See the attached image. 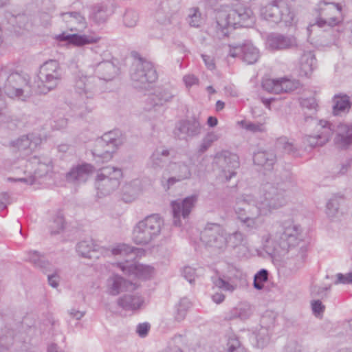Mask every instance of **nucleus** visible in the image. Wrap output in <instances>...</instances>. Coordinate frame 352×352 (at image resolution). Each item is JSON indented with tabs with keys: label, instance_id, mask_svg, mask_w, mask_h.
<instances>
[{
	"label": "nucleus",
	"instance_id": "nucleus-1",
	"mask_svg": "<svg viewBox=\"0 0 352 352\" xmlns=\"http://www.w3.org/2000/svg\"><path fill=\"white\" fill-rule=\"evenodd\" d=\"M291 186V182H283L274 175L261 184L258 197L252 194L238 196L234 210L243 228L247 231L258 229L263 223L262 217L270 215L285 206L288 201L287 190Z\"/></svg>",
	"mask_w": 352,
	"mask_h": 352
},
{
	"label": "nucleus",
	"instance_id": "nucleus-2",
	"mask_svg": "<svg viewBox=\"0 0 352 352\" xmlns=\"http://www.w3.org/2000/svg\"><path fill=\"white\" fill-rule=\"evenodd\" d=\"M265 251L272 256L281 254V250L289 252L299 246L297 260L302 265L305 256L304 242L302 240L300 226L287 221L279 225L276 232L265 236Z\"/></svg>",
	"mask_w": 352,
	"mask_h": 352
},
{
	"label": "nucleus",
	"instance_id": "nucleus-3",
	"mask_svg": "<svg viewBox=\"0 0 352 352\" xmlns=\"http://www.w3.org/2000/svg\"><path fill=\"white\" fill-rule=\"evenodd\" d=\"M254 22V17L251 9L238 6L235 8L223 6L216 11L215 22L212 28L214 36L221 39L227 36L231 28L237 25L248 27Z\"/></svg>",
	"mask_w": 352,
	"mask_h": 352
},
{
	"label": "nucleus",
	"instance_id": "nucleus-4",
	"mask_svg": "<svg viewBox=\"0 0 352 352\" xmlns=\"http://www.w3.org/2000/svg\"><path fill=\"white\" fill-rule=\"evenodd\" d=\"M98 78L89 74V71H79L74 80V88L84 104L78 108L77 115L82 117L90 112L92 107L86 102L93 99L98 91Z\"/></svg>",
	"mask_w": 352,
	"mask_h": 352
},
{
	"label": "nucleus",
	"instance_id": "nucleus-5",
	"mask_svg": "<svg viewBox=\"0 0 352 352\" xmlns=\"http://www.w3.org/2000/svg\"><path fill=\"white\" fill-rule=\"evenodd\" d=\"M63 72L58 61L49 60L40 67L37 80L34 82L35 91L45 94L57 87L62 79Z\"/></svg>",
	"mask_w": 352,
	"mask_h": 352
},
{
	"label": "nucleus",
	"instance_id": "nucleus-6",
	"mask_svg": "<svg viewBox=\"0 0 352 352\" xmlns=\"http://www.w3.org/2000/svg\"><path fill=\"white\" fill-rule=\"evenodd\" d=\"M342 6L333 0H321L318 3V17L315 23L308 26L307 31L317 25L320 28H333L343 21Z\"/></svg>",
	"mask_w": 352,
	"mask_h": 352
},
{
	"label": "nucleus",
	"instance_id": "nucleus-7",
	"mask_svg": "<svg viewBox=\"0 0 352 352\" xmlns=\"http://www.w3.org/2000/svg\"><path fill=\"white\" fill-rule=\"evenodd\" d=\"M164 224L158 214H152L140 221L133 230V241L138 245H147L160 235Z\"/></svg>",
	"mask_w": 352,
	"mask_h": 352
},
{
	"label": "nucleus",
	"instance_id": "nucleus-8",
	"mask_svg": "<svg viewBox=\"0 0 352 352\" xmlns=\"http://www.w3.org/2000/svg\"><path fill=\"white\" fill-rule=\"evenodd\" d=\"M122 178V170L115 166H105L99 169L95 179V187L99 197H106L116 190Z\"/></svg>",
	"mask_w": 352,
	"mask_h": 352
},
{
	"label": "nucleus",
	"instance_id": "nucleus-9",
	"mask_svg": "<svg viewBox=\"0 0 352 352\" xmlns=\"http://www.w3.org/2000/svg\"><path fill=\"white\" fill-rule=\"evenodd\" d=\"M261 16L270 22L284 23L286 26L296 23V14L291 6L283 0H275L261 10Z\"/></svg>",
	"mask_w": 352,
	"mask_h": 352
},
{
	"label": "nucleus",
	"instance_id": "nucleus-10",
	"mask_svg": "<svg viewBox=\"0 0 352 352\" xmlns=\"http://www.w3.org/2000/svg\"><path fill=\"white\" fill-rule=\"evenodd\" d=\"M130 76L133 85L139 89L145 88L148 85L155 82L158 78L153 64L142 58L133 63Z\"/></svg>",
	"mask_w": 352,
	"mask_h": 352
},
{
	"label": "nucleus",
	"instance_id": "nucleus-11",
	"mask_svg": "<svg viewBox=\"0 0 352 352\" xmlns=\"http://www.w3.org/2000/svg\"><path fill=\"white\" fill-rule=\"evenodd\" d=\"M52 169V164L50 160L41 161L38 157L34 156L31 157L25 164V170L23 177L12 178L9 181H18L23 182L27 185H32L36 183L37 179L46 175Z\"/></svg>",
	"mask_w": 352,
	"mask_h": 352
},
{
	"label": "nucleus",
	"instance_id": "nucleus-12",
	"mask_svg": "<svg viewBox=\"0 0 352 352\" xmlns=\"http://www.w3.org/2000/svg\"><path fill=\"white\" fill-rule=\"evenodd\" d=\"M123 142L124 138L120 131L113 130L105 133L97 141L93 154L104 160H109L111 159L112 154L119 146L122 144Z\"/></svg>",
	"mask_w": 352,
	"mask_h": 352
},
{
	"label": "nucleus",
	"instance_id": "nucleus-13",
	"mask_svg": "<svg viewBox=\"0 0 352 352\" xmlns=\"http://www.w3.org/2000/svg\"><path fill=\"white\" fill-rule=\"evenodd\" d=\"M200 238L206 246L215 250L223 252L227 247V233L219 223H208Z\"/></svg>",
	"mask_w": 352,
	"mask_h": 352
},
{
	"label": "nucleus",
	"instance_id": "nucleus-14",
	"mask_svg": "<svg viewBox=\"0 0 352 352\" xmlns=\"http://www.w3.org/2000/svg\"><path fill=\"white\" fill-rule=\"evenodd\" d=\"M215 160L222 169V176L226 182L236 176V170L239 167V157L236 154L223 151L216 154Z\"/></svg>",
	"mask_w": 352,
	"mask_h": 352
},
{
	"label": "nucleus",
	"instance_id": "nucleus-15",
	"mask_svg": "<svg viewBox=\"0 0 352 352\" xmlns=\"http://www.w3.org/2000/svg\"><path fill=\"white\" fill-rule=\"evenodd\" d=\"M197 201L196 195H191L183 199H177L171 202V207L173 215V224L175 226H181V217L186 219L188 217L192 210Z\"/></svg>",
	"mask_w": 352,
	"mask_h": 352
},
{
	"label": "nucleus",
	"instance_id": "nucleus-16",
	"mask_svg": "<svg viewBox=\"0 0 352 352\" xmlns=\"http://www.w3.org/2000/svg\"><path fill=\"white\" fill-rule=\"evenodd\" d=\"M316 133L305 138L307 142L311 147L322 146L326 144L333 135V125L327 121L320 120L316 125Z\"/></svg>",
	"mask_w": 352,
	"mask_h": 352
},
{
	"label": "nucleus",
	"instance_id": "nucleus-17",
	"mask_svg": "<svg viewBox=\"0 0 352 352\" xmlns=\"http://www.w3.org/2000/svg\"><path fill=\"white\" fill-rule=\"evenodd\" d=\"M300 87L298 80L283 78L279 79H267L263 82V87L270 93L279 94L297 89Z\"/></svg>",
	"mask_w": 352,
	"mask_h": 352
},
{
	"label": "nucleus",
	"instance_id": "nucleus-18",
	"mask_svg": "<svg viewBox=\"0 0 352 352\" xmlns=\"http://www.w3.org/2000/svg\"><path fill=\"white\" fill-rule=\"evenodd\" d=\"M201 124L198 119L191 118L179 122L175 129V135L181 140L192 138L201 133Z\"/></svg>",
	"mask_w": 352,
	"mask_h": 352
},
{
	"label": "nucleus",
	"instance_id": "nucleus-19",
	"mask_svg": "<svg viewBox=\"0 0 352 352\" xmlns=\"http://www.w3.org/2000/svg\"><path fill=\"white\" fill-rule=\"evenodd\" d=\"M267 45L272 50H285L296 47L298 43L292 35L273 33L267 36Z\"/></svg>",
	"mask_w": 352,
	"mask_h": 352
},
{
	"label": "nucleus",
	"instance_id": "nucleus-20",
	"mask_svg": "<svg viewBox=\"0 0 352 352\" xmlns=\"http://www.w3.org/2000/svg\"><path fill=\"white\" fill-rule=\"evenodd\" d=\"M105 287L107 293L111 296H118L122 292L133 289L131 282L118 274L110 276L107 279Z\"/></svg>",
	"mask_w": 352,
	"mask_h": 352
},
{
	"label": "nucleus",
	"instance_id": "nucleus-21",
	"mask_svg": "<svg viewBox=\"0 0 352 352\" xmlns=\"http://www.w3.org/2000/svg\"><path fill=\"white\" fill-rule=\"evenodd\" d=\"M119 268L126 274H134L135 276L142 278H148L153 273L154 269L150 265H146L137 263H119L118 264Z\"/></svg>",
	"mask_w": 352,
	"mask_h": 352
},
{
	"label": "nucleus",
	"instance_id": "nucleus-22",
	"mask_svg": "<svg viewBox=\"0 0 352 352\" xmlns=\"http://www.w3.org/2000/svg\"><path fill=\"white\" fill-rule=\"evenodd\" d=\"M60 16L72 32H82L87 28L85 18L78 12H62Z\"/></svg>",
	"mask_w": 352,
	"mask_h": 352
},
{
	"label": "nucleus",
	"instance_id": "nucleus-23",
	"mask_svg": "<svg viewBox=\"0 0 352 352\" xmlns=\"http://www.w3.org/2000/svg\"><path fill=\"white\" fill-rule=\"evenodd\" d=\"M94 169V166L89 164H78L67 173V179L78 184L85 183L93 173Z\"/></svg>",
	"mask_w": 352,
	"mask_h": 352
},
{
	"label": "nucleus",
	"instance_id": "nucleus-24",
	"mask_svg": "<svg viewBox=\"0 0 352 352\" xmlns=\"http://www.w3.org/2000/svg\"><path fill=\"white\" fill-rule=\"evenodd\" d=\"M96 73L98 82L99 80L106 81L113 79L118 74V67L111 61H103L98 63L96 67L89 68Z\"/></svg>",
	"mask_w": 352,
	"mask_h": 352
},
{
	"label": "nucleus",
	"instance_id": "nucleus-25",
	"mask_svg": "<svg viewBox=\"0 0 352 352\" xmlns=\"http://www.w3.org/2000/svg\"><path fill=\"white\" fill-rule=\"evenodd\" d=\"M334 144L340 148H346L352 144V124L341 123L338 126Z\"/></svg>",
	"mask_w": 352,
	"mask_h": 352
},
{
	"label": "nucleus",
	"instance_id": "nucleus-26",
	"mask_svg": "<svg viewBox=\"0 0 352 352\" xmlns=\"http://www.w3.org/2000/svg\"><path fill=\"white\" fill-rule=\"evenodd\" d=\"M177 94V89L170 85L159 87L151 97L155 105H163L170 102Z\"/></svg>",
	"mask_w": 352,
	"mask_h": 352
},
{
	"label": "nucleus",
	"instance_id": "nucleus-27",
	"mask_svg": "<svg viewBox=\"0 0 352 352\" xmlns=\"http://www.w3.org/2000/svg\"><path fill=\"white\" fill-rule=\"evenodd\" d=\"M165 171L181 181L189 179L192 175L191 167L184 162H170Z\"/></svg>",
	"mask_w": 352,
	"mask_h": 352
},
{
	"label": "nucleus",
	"instance_id": "nucleus-28",
	"mask_svg": "<svg viewBox=\"0 0 352 352\" xmlns=\"http://www.w3.org/2000/svg\"><path fill=\"white\" fill-rule=\"evenodd\" d=\"M56 38L59 41H67L69 43L76 46H82L87 44L95 43L100 40L99 37L91 35L78 34H66L65 33H62L58 35Z\"/></svg>",
	"mask_w": 352,
	"mask_h": 352
},
{
	"label": "nucleus",
	"instance_id": "nucleus-29",
	"mask_svg": "<svg viewBox=\"0 0 352 352\" xmlns=\"http://www.w3.org/2000/svg\"><path fill=\"white\" fill-rule=\"evenodd\" d=\"M252 312V308L250 305L242 302L228 311L226 314L225 320H233L239 319L240 320H245L250 318Z\"/></svg>",
	"mask_w": 352,
	"mask_h": 352
},
{
	"label": "nucleus",
	"instance_id": "nucleus-30",
	"mask_svg": "<svg viewBox=\"0 0 352 352\" xmlns=\"http://www.w3.org/2000/svg\"><path fill=\"white\" fill-rule=\"evenodd\" d=\"M41 142V139L34 134L22 135L12 142V146L19 151H33Z\"/></svg>",
	"mask_w": 352,
	"mask_h": 352
},
{
	"label": "nucleus",
	"instance_id": "nucleus-31",
	"mask_svg": "<svg viewBox=\"0 0 352 352\" xmlns=\"http://www.w3.org/2000/svg\"><path fill=\"white\" fill-rule=\"evenodd\" d=\"M25 261L32 263L35 267L42 270L44 273L52 270V264L45 258V256L36 250H30L25 253Z\"/></svg>",
	"mask_w": 352,
	"mask_h": 352
},
{
	"label": "nucleus",
	"instance_id": "nucleus-32",
	"mask_svg": "<svg viewBox=\"0 0 352 352\" xmlns=\"http://www.w3.org/2000/svg\"><path fill=\"white\" fill-rule=\"evenodd\" d=\"M113 11L104 3H98L94 6L89 15V19L95 23L100 25L107 22Z\"/></svg>",
	"mask_w": 352,
	"mask_h": 352
},
{
	"label": "nucleus",
	"instance_id": "nucleus-33",
	"mask_svg": "<svg viewBox=\"0 0 352 352\" xmlns=\"http://www.w3.org/2000/svg\"><path fill=\"white\" fill-rule=\"evenodd\" d=\"M169 155L170 150L165 148H157L149 157L147 165L153 169L162 168L166 163Z\"/></svg>",
	"mask_w": 352,
	"mask_h": 352
},
{
	"label": "nucleus",
	"instance_id": "nucleus-34",
	"mask_svg": "<svg viewBox=\"0 0 352 352\" xmlns=\"http://www.w3.org/2000/svg\"><path fill=\"white\" fill-rule=\"evenodd\" d=\"M117 302L119 307L126 311H134L140 308L144 300L138 295L126 294L120 297Z\"/></svg>",
	"mask_w": 352,
	"mask_h": 352
},
{
	"label": "nucleus",
	"instance_id": "nucleus-35",
	"mask_svg": "<svg viewBox=\"0 0 352 352\" xmlns=\"http://www.w3.org/2000/svg\"><path fill=\"white\" fill-rule=\"evenodd\" d=\"M266 317L263 316L261 319V324L256 327L252 332L253 338L256 341L258 347L263 348L270 341V326L265 324Z\"/></svg>",
	"mask_w": 352,
	"mask_h": 352
},
{
	"label": "nucleus",
	"instance_id": "nucleus-36",
	"mask_svg": "<svg viewBox=\"0 0 352 352\" xmlns=\"http://www.w3.org/2000/svg\"><path fill=\"white\" fill-rule=\"evenodd\" d=\"M254 163L263 167L266 170H271L276 162V155L273 152L258 151L253 157Z\"/></svg>",
	"mask_w": 352,
	"mask_h": 352
},
{
	"label": "nucleus",
	"instance_id": "nucleus-37",
	"mask_svg": "<svg viewBox=\"0 0 352 352\" xmlns=\"http://www.w3.org/2000/svg\"><path fill=\"white\" fill-rule=\"evenodd\" d=\"M344 195L341 193H337L332 195L326 205V214L329 219L335 220L339 214V207L344 201Z\"/></svg>",
	"mask_w": 352,
	"mask_h": 352
},
{
	"label": "nucleus",
	"instance_id": "nucleus-38",
	"mask_svg": "<svg viewBox=\"0 0 352 352\" xmlns=\"http://www.w3.org/2000/svg\"><path fill=\"white\" fill-rule=\"evenodd\" d=\"M96 245L91 239L79 242L76 246V251L82 257L88 258H98L96 254Z\"/></svg>",
	"mask_w": 352,
	"mask_h": 352
},
{
	"label": "nucleus",
	"instance_id": "nucleus-39",
	"mask_svg": "<svg viewBox=\"0 0 352 352\" xmlns=\"http://www.w3.org/2000/svg\"><path fill=\"white\" fill-rule=\"evenodd\" d=\"M260 56L259 51L251 43L243 44L241 59L248 65L257 62Z\"/></svg>",
	"mask_w": 352,
	"mask_h": 352
},
{
	"label": "nucleus",
	"instance_id": "nucleus-40",
	"mask_svg": "<svg viewBox=\"0 0 352 352\" xmlns=\"http://www.w3.org/2000/svg\"><path fill=\"white\" fill-rule=\"evenodd\" d=\"M301 70L305 75L310 74L316 65V59L312 52L303 53L300 60Z\"/></svg>",
	"mask_w": 352,
	"mask_h": 352
},
{
	"label": "nucleus",
	"instance_id": "nucleus-41",
	"mask_svg": "<svg viewBox=\"0 0 352 352\" xmlns=\"http://www.w3.org/2000/svg\"><path fill=\"white\" fill-rule=\"evenodd\" d=\"M141 251L140 249L131 247L125 243H120L113 247L111 252L115 256H129L131 259L135 258V256Z\"/></svg>",
	"mask_w": 352,
	"mask_h": 352
},
{
	"label": "nucleus",
	"instance_id": "nucleus-42",
	"mask_svg": "<svg viewBox=\"0 0 352 352\" xmlns=\"http://www.w3.org/2000/svg\"><path fill=\"white\" fill-rule=\"evenodd\" d=\"M333 102V110L334 115L344 113L349 111L351 107L349 98L346 95L335 96Z\"/></svg>",
	"mask_w": 352,
	"mask_h": 352
},
{
	"label": "nucleus",
	"instance_id": "nucleus-43",
	"mask_svg": "<svg viewBox=\"0 0 352 352\" xmlns=\"http://www.w3.org/2000/svg\"><path fill=\"white\" fill-rule=\"evenodd\" d=\"M191 307V302L187 298H182L176 306L175 319L181 322L185 319L187 312Z\"/></svg>",
	"mask_w": 352,
	"mask_h": 352
},
{
	"label": "nucleus",
	"instance_id": "nucleus-44",
	"mask_svg": "<svg viewBox=\"0 0 352 352\" xmlns=\"http://www.w3.org/2000/svg\"><path fill=\"white\" fill-rule=\"evenodd\" d=\"M65 218L62 211L58 210L52 217L50 229L52 234H58L65 228Z\"/></svg>",
	"mask_w": 352,
	"mask_h": 352
},
{
	"label": "nucleus",
	"instance_id": "nucleus-45",
	"mask_svg": "<svg viewBox=\"0 0 352 352\" xmlns=\"http://www.w3.org/2000/svg\"><path fill=\"white\" fill-rule=\"evenodd\" d=\"M239 124L243 129L253 133H264L267 131L265 122L241 120Z\"/></svg>",
	"mask_w": 352,
	"mask_h": 352
},
{
	"label": "nucleus",
	"instance_id": "nucleus-46",
	"mask_svg": "<svg viewBox=\"0 0 352 352\" xmlns=\"http://www.w3.org/2000/svg\"><path fill=\"white\" fill-rule=\"evenodd\" d=\"M227 352H246V349L235 334L228 336Z\"/></svg>",
	"mask_w": 352,
	"mask_h": 352
},
{
	"label": "nucleus",
	"instance_id": "nucleus-47",
	"mask_svg": "<svg viewBox=\"0 0 352 352\" xmlns=\"http://www.w3.org/2000/svg\"><path fill=\"white\" fill-rule=\"evenodd\" d=\"M245 242V236L241 232L236 231L232 234H227V246L236 248L243 245Z\"/></svg>",
	"mask_w": 352,
	"mask_h": 352
},
{
	"label": "nucleus",
	"instance_id": "nucleus-48",
	"mask_svg": "<svg viewBox=\"0 0 352 352\" xmlns=\"http://www.w3.org/2000/svg\"><path fill=\"white\" fill-rule=\"evenodd\" d=\"M188 22L192 27L198 28L203 23V18L198 8H191L188 10Z\"/></svg>",
	"mask_w": 352,
	"mask_h": 352
},
{
	"label": "nucleus",
	"instance_id": "nucleus-49",
	"mask_svg": "<svg viewBox=\"0 0 352 352\" xmlns=\"http://www.w3.org/2000/svg\"><path fill=\"white\" fill-rule=\"evenodd\" d=\"M139 20L138 13L133 10H126L124 16L123 22L126 27L133 28L135 27Z\"/></svg>",
	"mask_w": 352,
	"mask_h": 352
},
{
	"label": "nucleus",
	"instance_id": "nucleus-50",
	"mask_svg": "<svg viewBox=\"0 0 352 352\" xmlns=\"http://www.w3.org/2000/svg\"><path fill=\"white\" fill-rule=\"evenodd\" d=\"M219 135L215 132L208 133L202 140V142L199 147V152L204 153L208 148H210L212 143L217 141Z\"/></svg>",
	"mask_w": 352,
	"mask_h": 352
},
{
	"label": "nucleus",
	"instance_id": "nucleus-51",
	"mask_svg": "<svg viewBox=\"0 0 352 352\" xmlns=\"http://www.w3.org/2000/svg\"><path fill=\"white\" fill-rule=\"evenodd\" d=\"M268 280V272L267 270L262 269L255 275L254 278V287L256 289L261 290L263 288L264 283Z\"/></svg>",
	"mask_w": 352,
	"mask_h": 352
},
{
	"label": "nucleus",
	"instance_id": "nucleus-52",
	"mask_svg": "<svg viewBox=\"0 0 352 352\" xmlns=\"http://www.w3.org/2000/svg\"><path fill=\"white\" fill-rule=\"evenodd\" d=\"M213 283L215 287L223 289V291L232 292L235 290L236 285H234L222 277H219L213 280Z\"/></svg>",
	"mask_w": 352,
	"mask_h": 352
},
{
	"label": "nucleus",
	"instance_id": "nucleus-53",
	"mask_svg": "<svg viewBox=\"0 0 352 352\" xmlns=\"http://www.w3.org/2000/svg\"><path fill=\"white\" fill-rule=\"evenodd\" d=\"M52 270L47 272H52V274L47 275V281H48L49 285L51 287H52L54 288H56L59 285V282L60 280V270L56 267H54L52 265Z\"/></svg>",
	"mask_w": 352,
	"mask_h": 352
},
{
	"label": "nucleus",
	"instance_id": "nucleus-54",
	"mask_svg": "<svg viewBox=\"0 0 352 352\" xmlns=\"http://www.w3.org/2000/svg\"><path fill=\"white\" fill-rule=\"evenodd\" d=\"M182 181L176 177L175 175H170L166 178L164 175L161 179V184L164 190L168 191L173 186Z\"/></svg>",
	"mask_w": 352,
	"mask_h": 352
},
{
	"label": "nucleus",
	"instance_id": "nucleus-55",
	"mask_svg": "<svg viewBox=\"0 0 352 352\" xmlns=\"http://www.w3.org/2000/svg\"><path fill=\"white\" fill-rule=\"evenodd\" d=\"M278 144L281 146L283 150L288 153H294L297 151L296 147L292 142L288 141L287 138H280L278 140Z\"/></svg>",
	"mask_w": 352,
	"mask_h": 352
},
{
	"label": "nucleus",
	"instance_id": "nucleus-56",
	"mask_svg": "<svg viewBox=\"0 0 352 352\" xmlns=\"http://www.w3.org/2000/svg\"><path fill=\"white\" fill-rule=\"evenodd\" d=\"M313 314L316 317L320 316L324 311L325 306L320 300H314L311 302Z\"/></svg>",
	"mask_w": 352,
	"mask_h": 352
},
{
	"label": "nucleus",
	"instance_id": "nucleus-57",
	"mask_svg": "<svg viewBox=\"0 0 352 352\" xmlns=\"http://www.w3.org/2000/svg\"><path fill=\"white\" fill-rule=\"evenodd\" d=\"M330 287V285L328 287L314 286L311 288V294L313 296L318 297L320 298H326Z\"/></svg>",
	"mask_w": 352,
	"mask_h": 352
},
{
	"label": "nucleus",
	"instance_id": "nucleus-58",
	"mask_svg": "<svg viewBox=\"0 0 352 352\" xmlns=\"http://www.w3.org/2000/svg\"><path fill=\"white\" fill-rule=\"evenodd\" d=\"M337 279L335 281V284H349L352 283V272L343 274L338 273L336 274Z\"/></svg>",
	"mask_w": 352,
	"mask_h": 352
},
{
	"label": "nucleus",
	"instance_id": "nucleus-59",
	"mask_svg": "<svg viewBox=\"0 0 352 352\" xmlns=\"http://www.w3.org/2000/svg\"><path fill=\"white\" fill-rule=\"evenodd\" d=\"M183 275L190 283H192L196 277L195 270L191 267H185L183 270Z\"/></svg>",
	"mask_w": 352,
	"mask_h": 352
},
{
	"label": "nucleus",
	"instance_id": "nucleus-60",
	"mask_svg": "<svg viewBox=\"0 0 352 352\" xmlns=\"http://www.w3.org/2000/svg\"><path fill=\"white\" fill-rule=\"evenodd\" d=\"M229 52L228 55L231 57L235 58L239 56L241 57L243 45H229Z\"/></svg>",
	"mask_w": 352,
	"mask_h": 352
},
{
	"label": "nucleus",
	"instance_id": "nucleus-61",
	"mask_svg": "<svg viewBox=\"0 0 352 352\" xmlns=\"http://www.w3.org/2000/svg\"><path fill=\"white\" fill-rule=\"evenodd\" d=\"M150 324L148 322L140 323L137 326L136 333L141 338H144L147 336L150 329Z\"/></svg>",
	"mask_w": 352,
	"mask_h": 352
},
{
	"label": "nucleus",
	"instance_id": "nucleus-62",
	"mask_svg": "<svg viewBox=\"0 0 352 352\" xmlns=\"http://www.w3.org/2000/svg\"><path fill=\"white\" fill-rule=\"evenodd\" d=\"M284 352H301V346L296 341H289L285 345Z\"/></svg>",
	"mask_w": 352,
	"mask_h": 352
},
{
	"label": "nucleus",
	"instance_id": "nucleus-63",
	"mask_svg": "<svg viewBox=\"0 0 352 352\" xmlns=\"http://www.w3.org/2000/svg\"><path fill=\"white\" fill-rule=\"evenodd\" d=\"M183 80L186 87H192L199 82V79L193 74L184 76Z\"/></svg>",
	"mask_w": 352,
	"mask_h": 352
},
{
	"label": "nucleus",
	"instance_id": "nucleus-64",
	"mask_svg": "<svg viewBox=\"0 0 352 352\" xmlns=\"http://www.w3.org/2000/svg\"><path fill=\"white\" fill-rule=\"evenodd\" d=\"M68 314L71 318L79 320L84 317V316L85 315V311L72 308L68 311Z\"/></svg>",
	"mask_w": 352,
	"mask_h": 352
}]
</instances>
